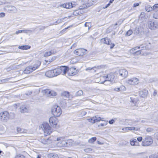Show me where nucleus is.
<instances>
[{"mask_svg":"<svg viewBox=\"0 0 158 158\" xmlns=\"http://www.w3.org/2000/svg\"><path fill=\"white\" fill-rule=\"evenodd\" d=\"M102 65H99V66H94V68H96L98 69H99L102 68Z\"/></svg>","mask_w":158,"mask_h":158,"instance_id":"54","label":"nucleus"},{"mask_svg":"<svg viewBox=\"0 0 158 158\" xmlns=\"http://www.w3.org/2000/svg\"><path fill=\"white\" fill-rule=\"evenodd\" d=\"M22 32H23V31L22 30H18L16 31L15 34H18L20 33H21Z\"/></svg>","mask_w":158,"mask_h":158,"instance_id":"57","label":"nucleus"},{"mask_svg":"<svg viewBox=\"0 0 158 158\" xmlns=\"http://www.w3.org/2000/svg\"><path fill=\"white\" fill-rule=\"evenodd\" d=\"M9 113L6 111L1 112L0 113V120L6 122L9 119Z\"/></svg>","mask_w":158,"mask_h":158,"instance_id":"5","label":"nucleus"},{"mask_svg":"<svg viewBox=\"0 0 158 158\" xmlns=\"http://www.w3.org/2000/svg\"><path fill=\"white\" fill-rule=\"evenodd\" d=\"M33 71L32 66H29L27 67L24 71V73L26 74H29Z\"/></svg>","mask_w":158,"mask_h":158,"instance_id":"19","label":"nucleus"},{"mask_svg":"<svg viewBox=\"0 0 158 158\" xmlns=\"http://www.w3.org/2000/svg\"><path fill=\"white\" fill-rule=\"evenodd\" d=\"M149 158H158V153L152 154L149 156Z\"/></svg>","mask_w":158,"mask_h":158,"instance_id":"32","label":"nucleus"},{"mask_svg":"<svg viewBox=\"0 0 158 158\" xmlns=\"http://www.w3.org/2000/svg\"><path fill=\"white\" fill-rule=\"evenodd\" d=\"M49 138H47L46 139H41V142L44 144H46L48 142Z\"/></svg>","mask_w":158,"mask_h":158,"instance_id":"28","label":"nucleus"},{"mask_svg":"<svg viewBox=\"0 0 158 158\" xmlns=\"http://www.w3.org/2000/svg\"><path fill=\"white\" fill-rule=\"evenodd\" d=\"M20 111L21 113H24L27 112L28 110L26 106L25 105H23L20 106Z\"/></svg>","mask_w":158,"mask_h":158,"instance_id":"20","label":"nucleus"},{"mask_svg":"<svg viewBox=\"0 0 158 158\" xmlns=\"http://www.w3.org/2000/svg\"><path fill=\"white\" fill-rule=\"evenodd\" d=\"M157 94V91L156 90H155L153 93V95L154 96H156Z\"/></svg>","mask_w":158,"mask_h":158,"instance_id":"64","label":"nucleus"},{"mask_svg":"<svg viewBox=\"0 0 158 158\" xmlns=\"http://www.w3.org/2000/svg\"><path fill=\"white\" fill-rule=\"evenodd\" d=\"M136 139H134L131 140H130V143L131 144L132 146H135V142Z\"/></svg>","mask_w":158,"mask_h":158,"instance_id":"39","label":"nucleus"},{"mask_svg":"<svg viewBox=\"0 0 158 158\" xmlns=\"http://www.w3.org/2000/svg\"><path fill=\"white\" fill-rule=\"evenodd\" d=\"M153 143V140L151 136H146L143 139L142 145L144 146H149Z\"/></svg>","mask_w":158,"mask_h":158,"instance_id":"3","label":"nucleus"},{"mask_svg":"<svg viewBox=\"0 0 158 158\" xmlns=\"http://www.w3.org/2000/svg\"><path fill=\"white\" fill-rule=\"evenodd\" d=\"M141 50H138L136 51V52L135 53L134 56L138 55L141 53Z\"/></svg>","mask_w":158,"mask_h":158,"instance_id":"45","label":"nucleus"},{"mask_svg":"<svg viewBox=\"0 0 158 158\" xmlns=\"http://www.w3.org/2000/svg\"><path fill=\"white\" fill-rule=\"evenodd\" d=\"M44 94H46L48 97L55 96L56 95V93L53 90H50L48 89H44L42 91Z\"/></svg>","mask_w":158,"mask_h":158,"instance_id":"7","label":"nucleus"},{"mask_svg":"<svg viewBox=\"0 0 158 158\" xmlns=\"http://www.w3.org/2000/svg\"><path fill=\"white\" fill-rule=\"evenodd\" d=\"M148 94V91L146 89H143L139 91V96L142 98H145L147 97Z\"/></svg>","mask_w":158,"mask_h":158,"instance_id":"15","label":"nucleus"},{"mask_svg":"<svg viewBox=\"0 0 158 158\" xmlns=\"http://www.w3.org/2000/svg\"><path fill=\"white\" fill-rule=\"evenodd\" d=\"M127 83L132 85H137L139 83V80L136 78L133 77L127 80Z\"/></svg>","mask_w":158,"mask_h":158,"instance_id":"10","label":"nucleus"},{"mask_svg":"<svg viewBox=\"0 0 158 158\" xmlns=\"http://www.w3.org/2000/svg\"><path fill=\"white\" fill-rule=\"evenodd\" d=\"M105 77H106V80L104 82L106 81H112L114 80L115 76L114 74L110 73L107 74L106 76H105Z\"/></svg>","mask_w":158,"mask_h":158,"instance_id":"14","label":"nucleus"},{"mask_svg":"<svg viewBox=\"0 0 158 158\" xmlns=\"http://www.w3.org/2000/svg\"><path fill=\"white\" fill-rule=\"evenodd\" d=\"M145 10L147 12H150L152 10H153L152 7L150 5H148L147 6L145 7Z\"/></svg>","mask_w":158,"mask_h":158,"instance_id":"26","label":"nucleus"},{"mask_svg":"<svg viewBox=\"0 0 158 158\" xmlns=\"http://www.w3.org/2000/svg\"><path fill=\"white\" fill-rule=\"evenodd\" d=\"M111 40L110 38H106V42L105 44H106L107 45H110V44Z\"/></svg>","mask_w":158,"mask_h":158,"instance_id":"33","label":"nucleus"},{"mask_svg":"<svg viewBox=\"0 0 158 158\" xmlns=\"http://www.w3.org/2000/svg\"><path fill=\"white\" fill-rule=\"evenodd\" d=\"M60 69L61 70V72L63 71V75L65 74L69 71V68L66 66H61L60 67Z\"/></svg>","mask_w":158,"mask_h":158,"instance_id":"16","label":"nucleus"},{"mask_svg":"<svg viewBox=\"0 0 158 158\" xmlns=\"http://www.w3.org/2000/svg\"><path fill=\"white\" fill-rule=\"evenodd\" d=\"M94 70V67H93V68H90V67H88V68H87L86 69V70Z\"/></svg>","mask_w":158,"mask_h":158,"instance_id":"63","label":"nucleus"},{"mask_svg":"<svg viewBox=\"0 0 158 158\" xmlns=\"http://www.w3.org/2000/svg\"><path fill=\"white\" fill-rule=\"evenodd\" d=\"M87 6L85 5H83V6H79V9H84L85 8H86V7Z\"/></svg>","mask_w":158,"mask_h":158,"instance_id":"52","label":"nucleus"},{"mask_svg":"<svg viewBox=\"0 0 158 158\" xmlns=\"http://www.w3.org/2000/svg\"><path fill=\"white\" fill-rule=\"evenodd\" d=\"M47 157L48 158H58V155L55 153H51L47 155Z\"/></svg>","mask_w":158,"mask_h":158,"instance_id":"22","label":"nucleus"},{"mask_svg":"<svg viewBox=\"0 0 158 158\" xmlns=\"http://www.w3.org/2000/svg\"><path fill=\"white\" fill-rule=\"evenodd\" d=\"M101 42L103 44H105L106 42V38H103L101 40Z\"/></svg>","mask_w":158,"mask_h":158,"instance_id":"50","label":"nucleus"},{"mask_svg":"<svg viewBox=\"0 0 158 158\" xmlns=\"http://www.w3.org/2000/svg\"><path fill=\"white\" fill-rule=\"evenodd\" d=\"M148 25L149 28L152 30L155 29L158 26L157 24L156 23H155L152 21H149L148 22Z\"/></svg>","mask_w":158,"mask_h":158,"instance_id":"12","label":"nucleus"},{"mask_svg":"<svg viewBox=\"0 0 158 158\" xmlns=\"http://www.w3.org/2000/svg\"><path fill=\"white\" fill-rule=\"evenodd\" d=\"M41 127L43 130L44 135L45 136L48 135L52 133L51 130V127L47 123H43L41 125Z\"/></svg>","mask_w":158,"mask_h":158,"instance_id":"2","label":"nucleus"},{"mask_svg":"<svg viewBox=\"0 0 158 158\" xmlns=\"http://www.w3.org/2000/svg\"><path fill=\"white\" fill-rule=\"evenodd\" d=\"M83 94V91L81 90H79L76 93V95L77 96H80L82 95Z\"/></svg>","mask_w":158,"mask_h":158,"instance_id":"31","label":"nucleus"},{"mask_svg":"<svg viewBox=\"0 0 158 158\" xmlns=\"http://www.w3.org/2000/svg\"><path fill=\"white\" fill-rule=\"evenodd\" d=\"M116 120V118L112 119L109 121V123L110 124H112Z\"/></svg>","mask_w":158,"mask_h":158,"instance_id":"41","label":"nucleus"},{"mask_svg":"<svg viewBox=\"0 0 158 158\" xmlns=\"http://www.w3.org/2000/svg\"><path fill=\"white\" fill-rule=\"evenodd\" d=\"M69 93L68 92L64 91L61 94V96L63 98H69Z\"/></svg>","mask_w":158,"mask_h":158,"instance_id":"23","label":"nucleus"},{"mask_svg":"<svg viewBox=\"0 0 158 158\" xmlns=\"http://www.w3.org/2000/svg\"><path fill=\"white\" fill-rule=\"evenodd\" d=\"M118 72L119 75L122 79L126 78L128 76V72L125 69H120L119 70Z\"/></svg>","mask_w":158,"mask_h":158,"instance_id":"9","label":"nucleus"},{"mask_svg":"<svg viewBox=\"0 0 158 158\" xmlns=\"http://www.w3.org/2000/svg\"><path fill=\"white\" fill-rule=\"evenodd\" d=\"M131 100V102L135 104V103H136V101H135L134 99H132V98H130Z\"/></svg>","mask_w":158,"mask_h":158,"instance_id":"53","label":"nucleus"},{"mask_svg":"<svg viewBox=\"0 0 158 158\" xmlns=\"http://www.w3.org/2000/svg\"><path fill=\"white\" fill-rule=\"evenodd\" d=\"M17 132L19 133H22L23 132V130L19 127H17Z\"/></svg>","mask_w":158,"mask_h":158,"instance_id":"40","label":"nucleus"},{"mask_svg":"<svg viewBox=\"0 0 158 158\" xmlns=\"http://www.w3.org/2000/svg\"><path fill=\"white\" fill-rule=\"evenodd\" d=\"M54 77L56 76L61 73V70L60 68H57L52 70Z\"/></svg>","mask_w":158,"mask_h":158,"instance_id":"18","label":"nucleus"},{"mask_svg":"<svg viewBox=\"0 0 158 158\" xmlns=\"http://www.w3.org/2000/svg\"><path fill=\"white\" fill-rule=\"evenodd\" d=\"M5 16V13L3 12H1L0 13V18L4 17Z\"/></svg>","mask_w":158,"mask_h":158,"instance_id":"56","label":"nucleus"},{"mask_svg":"<svg viewBox=\"0 0 158 158\" xmlns=\"http://www.w3.org/2000/svg\"><path fill=\"white\" fill-rule=\"evenodd\" d=\"M122 130L125 131H131V130H136L137 131L138 129L136 130L135 127H124L122 128Z\"/></svg>","mask_w":158,"mask_h":158,"instance_id":"21","label":"nucleus"},{"mask_svg":"<svg viewBox=\"0 0 158 158\" xmlns=\"http://www.w3.org/2000/svg\"><path fill=\"white\" fill-rule=\"evenodd\" d=\"M9 10L10 11H15L16 10L15 7L13 6H9L8 7Z\"/></svg>","mask_w":158,"mask_h":158,"instance_id":"35","label":"nucleus"},{"mask_svg":"<svg viewBox=\"0 0 158 158\" xmlns=\"http://www.w3.org/2000/svg\"><path fill=\"white\" fill-rule=\"evenodd\" d=\"M73 6H72V4L71 2V3H68L67 4V5H66V8H70L72 7Z\"/></svg>","mask_w":158,"mask_h":158,"instance_id":"38","label":"nucleus"},{"mask_svg":"<svg viewBox=\"0 0 158 158\" xmlns=\"http://www.w3.org/2000/svg\"><path fill=\"white\" fill-rule=\"evenodd\" d=\"M136 51H135V48H132L130 50V52L132 54L134 55H135V53Z\"/></svg>","mask_w":158,"mask_h":158,"instance_id":"43","label":"nucleus"},{"mask_svg":"<svg viewBox=\"0 0 158 158\" xmlns=\"http://www.w3.org/2000/svg\"><path fill=\"white\" fill-rule=\"evenodd\" d=\"M39 67V65H35L34 66H32V68L33 71H34L37 69Z\"/></svg>","mask_w":158,"mask_h":158,"instance_id":"46","label":"nucleus"},{"mask_svg":"<svg viewBox=\"0 0 158 158\" xmlns=\"http://www.w3.org/2000/svg\"><path fill=\"white\" fill-rule=\"evenodd\" d=\"M143 155H144L146 157L144 156H143V157L144 158L146 157V158H148V157L146 156L147 155V153H137L135 154H133V157H139V156H142Z\"/></svg>","mask_w":158,"mask_h":158,"instance_id":"24","label":"nucleus"},{"mask_svg":"<svg viewBox=\"0 0 158 158\" xmlns=\"http://www.w3.org/2000/svg\"><path fill=\"white\" fill-rule=\"evenodd\" d=\"M51 112L53 115L56 117L60 116L62 113L60 107L58 106H53L51 109Z\"/></svg>","mask_w":158,"mask_h":158,"instance_id":"1","label":"nucleus"},{"mask_svg":"<svg viewBox=\"0 0 158 158\" xmlns=\"http://www.w3.org/2000/svg\"><path fill=\"white\" fill-rule=\"evenodd\" d=\"M154 136L156 139L158 140V132L155 133Z\"/></svg>","mask_w":158,"mask_h":158,"instance_id":"61","label":"nucleus"},{"mask_svg":"<svg viewBox=\"0 0 158 158\" xmlns=\"http://www.w3.org/2000/svg\"><path fill=\"white\" fill-rule=\"evenodd\" d=\"M153 129L151 128H148L147 129L146 131L148 132H152L153 131Z\"/></svg>","mask_w":158,"mask_h":158,"instance_id":"49","label":"nucleus"},{"mask_svg":"<svg viewBox=\"0 0 158 158\" xmlns=\"http://www.w3.org/2000/svg\"><path fill=\"white\" fill-rule=\"evenodd\" d=\"M56 140L59 142L57 143V145L60 147L64 146H68V140H63L61 138H58Z\"/></svg>","mask_w":158,"mask_h":158,"instance_id":"4","label":"nucleus"},{"mask_svg":"<svg viewBox=\"0 0 158 158\" xmlns=\"http://www.w3.org/2000/svg\"><path fill=\"white\" fill-rule=\"evenodd\" d=\"M153 17L155 19H158V10L156 11L154 13Z\"/></svg>","mask_w":158,"mask_h":158,"instance_id":"29","label":"nucleus"},{"mask_svg":"<svg viewBox=\"0 0 158 158\" xmlns=\"http://www.w3.org/2000/svg\"><path fill=\"white\" fill-rule=\"evenodd\" d=\"M23 31V32H24L25 33H27L28 31L31 32V30H22Z\"/></svg>","mask_w":158,"mask_h":158,"instance_id":"60","label":"nucleus"},{"mask_svg":"<svg viewBox=\"0 0 158 158\" xmlns=\"http://www.w3.org/2000/svg\"><path fill=\"white\" fill-rule=\"evenodd\" d=\"M137 139L138 141L141 142L143 140V138L141 137H139L137 138Z\"/></svg>","mask_w":158,"mask_h":158,"instance_id":"58","label":"nucleus"},{"mask_svg":"<svg viewBox=\"0 0 158 158\" xmlns=\"http://www.w3.org/2000/svg\"><path fill=\"white\" fill-rule=\"evenodd\" d=\"M86 50L84 49H78L75 50L74 53L76 55L82 56L86 54Z\"/></svg>","mask_w":158,"mask_h":158,"instance_id":"8","label":"nucleus"},{"mask_svg":"<svg viewBox=\"0 0 158 158\" xmlns=\"http://www.w3.org/2000/svg\"><path fill=\"white\" fill-rule=\"evenodd\" d=\"M77 73L76 68L73 67L69 69L68 71V74L69 76H73L76 75Z\"/></svg>","mask_w":158,"mask_h":158,"instance_id":"13","label":"nucleus"},{"mask_svg":"<svg viewBox=\"0 0 158 158\" xmlns=\"http://www.w3.org/2000/svg\"><path fill=\"white\" fill-rule=\"evenodd\" d=\"M49 123L52 127L56 128L57 125L58 121L56 117H52L49 119Z\"/></svg>","mask_w":158,"mask_h":158,"instance_id":"6","label":"nucleus"},{"mask_svg":"<svg viewBox=\"0 0 158 158\" xmlns=\"http://www.w3.org/2000/svg\"><path fill=\"white\" fill-rule=\"evenodd\" d=\"M139 4L138 3H135L134 4L133 6L134 7H136L139 6Z\"/></svg>","mask_w":158,"mask_h":158,"instance_id":"62","label":"nucleus"},{"mask_svg":"<svg viewBox=\"0 0 158 158\" xmlns=\"http://www.w3.org/2000/svg\"><path fill=\"white\" fill-rule=\"evenodd\" d=\"M146 44H143L141 45L139 47H140V48L146 49Z\"/></svg>","mask_w":158,"mask_h":158,"instance_id":"51","label":"nucleus"},{"mask_svg":"<svg viewBox=\"0 0 158 158\" xmlns=\"http://www.w3.org/2000/svg\"><path fill=\"white\" fill-rule=\"evenodd\" d=\"M133 33V31L132 30H129L125 34L126 36H129L131 35Z\"/></svg>","mask_w":158,"mask_h":158,"instance_id":"30","label":"nucleus"},{"mask_svg":"<svg viewBox=\"0 0 158 158\" xmlns=\"http://www.w3.org/2000/svg\"><path fill=\"white\" fill-rule=\"evenodd\" d=\"M136 51H135V48H132L130 50V52L132 54L134 55H135V53Z\"/></svg>","mask_w":158,"mask_h":158,"instance_id":"44","label":"nucleus"},{"mask_svg":"<svg viewBox=\"0 0 158 158\" xmlns=\"http://www.w3.org/2000/svg\"><path fill=\"white\" fill-rule=\"evenodd\" d=\"M158 8V3L155 4L152 6V9H153V10L156 11Z\"/></svg>","mask_w":158,"mask_h":158,"instance_id":"36","label":"nucleus"},{"mask_svg":"<svg viewBox=\"0 0 158 158\" xmlns=\"http://www.w3.org/2000/svg\"><path fill=\"white\" fill-rule=\"evenodd\" d=\"M123 22V21H122L121 20H120L119 21H117V24H118V25L119 26L122 24V23Z\"/></svg>","mask_w":158,"mask_h":158,"instance_id":"55","label":"nucleus"},{"mask_svg":"<svg viewBox=\"0 0 158 158\" xmlns=\"http://www.w3.org/2000/svg\"><path fill=\"white\" fill-rule=\"evenodd\" d=\"M145 15V14L144 12H142L140 15V17L141 18H144Z\"/></svg>","mask_w":158,"mask_h":158,"instance_id":"47","label":"nucleus"},{"mask_svg":"<svg viewBox=\"0 0 158 158\" xmlns=\"http://www.w3.org/2000/svg\"><path fill=\"white\" fill-rule=\"evenodd\" d=\"M110 48L111 49L113 48L115 46V44H114V43L112 44L111 43H110Z\"/></svg>","mask_w":158,"mask_h":158,"instance_id":"59","label":"nucleus"},{"mask_svg":"<svg viewBox=\"0 0 158 158\" xmlns=\"http://www.w3.org/2000/svg\"><path fill=\"white\" fill-rule=\"evenodd\" d=\"M89 122L92 123H94L96 122L100 121V120H102V119L100 117H99L98 116H94L91 118L88 119Z\"/></svg>","mask_w":158,"mask_h":158,"instance_id":"11","label":"nucleus"},{"mask_svg":"<svg viewBox=\"0 0 158 158\" xmlns=\"http://www.w3.org/2000/svg\"><path fill=\"white\" fill-rule=\"evenodd\" d=\"M45 75L48 77H54L52 70L48 71L45 73Z\"/></svg>","mask_w":158,"mask_h":158,"instance_id":"17","label":"nucleus"},{"mask_svg":"<svg viewBox=\"0 0 158 158\" xmlns=\"http://www.w3.org/2000/svg\"><path fill=\"white\" fill-rule=\"evenodd\" d=\"M139 32V28H135V33L136 34H138Z\"/></svg>","mask_w":158,"mask_h":158,"instance_id":"48","label":"nucleus"},{"mask_svg":"<svg viewBox=\"0 0 158 158\" xmlns=\"http://www.w3.org/2000/svg\"><path fill=\"white\" fill-rule=\"evenodd\" d=\"M84 151L86 152H90L92 151V149L90 148H86L84 149Z\"/></svg>","mask_w":158,"mask_h":158,"instance_id":"42","label":"nucleus"},{"mask_svg":"<svg viewBox=\"0 0 158 158\" xmlns=\"http://www.w3.org/2000/svg\"><path fill=\"white\" fill-rule=\"evenodd\" d=\"M63 19H60V20L58 19L57 21H56L54 23L51 24H50V26L53 25H56V24H58V23H60V22Z\"/></svg>","mask_w":158,"mask_h":158,"instance_id":"34","label":"nucleus"},{"mask_svg":"<svg viewBox=\"0 0 158 158\" xmlns=\"http://www.w3.org/2000/svg\"><path fill=\"white\" fill-rule=\"evenodd\" d=\"M31 48V46L28 45H22L19 46L18 48L19 49L22 50H27L30 49Z\"/></svg>","mask_w":158,"mask_h":158,"instance_id":"25","label":"nucleus"},{"mask_svg":"<svg viewBox=\"0 0 158 158\" xmlns=\"http://www.w3.org/2000/svg\"><path fill=\"white\" fill-rule=\"evenodd\" d=\"M52 53L51 51L48 52H45L44 54V56L47 57L51 55Z\"/></svg>","mask_w":158,"mask_h":158,"instance_id":"37","label":"nucleus"},{"mask_svg":"<svg viewBox=\"0 0 158 158\" xmlns=\"http://www.w3.org/2000/svg\"><path fill=\"white\" fill-rule=\"evenodd\" d=\"M96 137H93L89 140L88 142L89 143H93L96 140Z\"/></svg>","mask_w":158,"mask_h":158,"instance_id":"27","label":"nucleus"}]
</instances>
